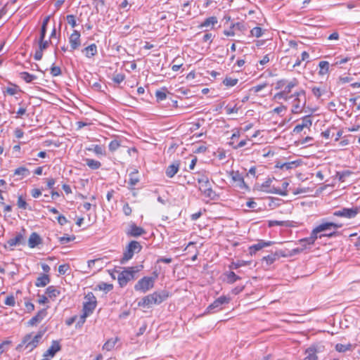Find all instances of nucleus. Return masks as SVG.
Masks as SVG:
<instances>
[{"label": "nucleus", "instance_id": "052dcab7", "mask_svg": "<svg viewBox=\"0 0 360 360\" xmlns=\"http://www.w3.org/2000/svg\"><path fill=\"white\" fill-rule=\"evenodd\" d=\"M351 172L349 171H344L342 172H338L337 174L340 181H345V178L349 176Z\"/></svg>", "mask_w": 360, "mask_h": 360}, {"label": "nucleus", "instance_id": "393cba45", "mask_svg": "<svg viewBox=\"0 0 360 360\" xmlns=\"http://www.w3.org/2000/svg\"><path fill=\"white\" fill-rule=\"evenodd\" d=\"M46 294L48 295L49 299L54 300L60 294L59 288L50 285L46 289Z\"/></svg>", "mask_w": 360, "mask_h": 360}, {"label": "nucleus", "instance_id": "f8f14e48", "mask_svg": "<svg viewBox=\"0 0 360 360\" xmlns=\"http://www.w3.org/2000/svg\"><path fill=\"white\" fill-rule=\"evenodd\" d=\"M323 346L319 345H311L305 351L306 357L304 360H317L318 357L316 354L322 352Z\"/></svg>", "mask_w": 360, "mask_h": 360}, {"label": "nucleus", "instance_id": "680f3d73", "mask_svg": "<svg viewBox=\"0 0 360 360\" xmlns=\"http://www.w3.org/2000/svg\"><path fill=\"white\" fill-rule=\"evenodd\" d=\"M288 82V81H287L286 79H284L278 80L276 83L275 89H282L283 88L284 89V87Z\"/></svg>", "mask_w": 360, "mask_h": 360}, {"label": "nucleus", "instance_id": "f257e3e1", "mask_svg": "<svg viewBox=\"0 0 360 360\" xmlns=\"http://www.w3.org/2000/svg\"><path fill=\"white\" fill-rule=\"evenodd\" d=\"M45 332L46 329L40 330L34 337H32V333L25 335L21 343L17 346L16 349L19 350L25 345V349H27L29 352L32 351L37 347Z\"/></svg>", "mask_w": 360, "mask_h": 360}, {"label": "nucleus", "instance_id": "338daca9", "mask_svg": "<svg viewBox=\"0 0 360 360\" xmlns=\"http://www.w3.org/2000/svg\"><path fill=\"white\" fill-rule=\"evenodd\" d=\"M56 184V180L53 178L47 179H46V187L49 189H55L53 186Z\"/></svg>", "mask_w": 360, "mask_h": 360}, {"label": "nucleus", "instance_id": "e2e57ef3", "mask_svg": "<svg viewBox=\"0 0 360 360\" xmlns=\"http://www.w3.org/2000/svg\"><path fill=\"white\" fill-rule=\"evenodd\" d=\"M50 41L44 40V39H39V49L44 51L49 46Z\"/></svg>", "mask_w": 360, "mask_h": 360}, {"label": "nucleus", "instance_id": "ddd939ff", "mask_svg": "<svg viewBox=\"0 0 360 360\" xmlns=\"http://www.w3.org/2000/svg\"><path fill=\"white\" fill-rule=\"evenodd\" d=\"M229 176L231 178L232 181L236 184V186L243 189L248 188V186L245 183L244 178L242 174L238 171H231L229 172Z\"/></svg>", "mask_w": 360, "mask_h": 360}, {"label": "nucleus", "instance_id": "6ab92c4d", "mask_svg": "<svg viewBox=\"0 0 360 360\" xmlns=\"http://www.w3.org/2000/svg\"><path fill=\"white\" fill-rule=\"evenodd\" d=\"M60 349L61 345H60L59 341L53 340L50 347L44 354V357H47L49 356L53 357L56 355V354Z\"/></svg>", "mask_w": 360, "mask_h": 360}, {"label": "nucleus", "instance_id": "c85d7f7f", "mask_svg": "<svg viewBox=\"0 0 360 360\" xmlns=\"http://www.w3.org/2000/svg\"><path fill=\"white\" fill-rule=\"evenodd\" d=\"M218 20L216 16H211L206 18L199 26V28L208 27H211L212 28L216 24H217Z\"/></svg>", "mask_w": 360, "mask_h": 360}, {"label": "nucleus", "instance_id": "7c9ffc66", "mask_svg": "<svg viewBox=\"0 0 360 360\" xmlns=\"http://www.w3.org/2000/svg\"><path fill=\"white\" fill-rule=\"evenodd\" d=\"M113 289V285L110 283H106L104 282H101L99 284H98L95 288L94 290H103L105 293H107L110 291H111Z\"/></svg>", "mask_w": 360, "mask_h": 360}, {"label": "nucleus", "instance_id": "49530a36", "mask_svg": "<svg viewBox=\"0 0 360 360\" xmlns=\"http://www.w3.org/2000/svg\"><path fill=\"white\" fill-rule=\"evenodd\" d=\"M313 95L317 98H320L322 94L326 91L325 89H322L319 86H312L311 88Z\"/></svg>", "mask_w": 360, "mask_h": 360}, {"label": "nucleus", "instance_id": "f03ea898", "mask_svg": "<svg viewBox=\"0 0 360 360\" xmlns=\"http://www.w3.org/2000/svg\"><path fill=\"white\" fill-rule=\"evenodd\" d=\"M299 84V82L297 79L293 78L290 81H288L287 84H285L283 89H282L281 91L276 93L274 98L275 100H284V101H288L293 98V94H290L292 89L297 86Z\"/></svg>", "mask_w": 360, "mask_h": 360}, {"label": "nucleus", "instance_id": "473e14b6", "mask_svg": "<svg viewBox=\"0 0 360 360\" xmlns=\"http://www.w3.org/2000/svg\"><path fill=\"white\" fill-rule=\"evenodd\" d=\"M152 304H154V301L151 294L145 296L142 300L138 303L139 307H150Z\"/></svg>", "mask_w": 360, "mask_h": 360}, {"label": "nucleus", "instance_id": "72a5a7b5", "mask_svg": "<svg viewBox=\"0 0 360 360\" xmlns=\"http://www.w3.org/2000/svg\"><path fill=\"white\" fill-rule=\"evenodd\" d=\"M226 278V281L228 283L233 284L237 281L241 279V278L236 275L233 271H229L224 274Z\"/></svg>", "mask_w": 360, "mask_h": 360}, {"label": "nucleus", "instance_id": "ea45409f", "mask_svg": "<svg viewBox=\"0 0 360 360\" xmlns=\"http://www.w3.org/2000/svg\"><path fill=\"white\" fill-rule=\"evenodd\" d=\"M278 255L277 253H271L267 256L263 257L262 261L266 262V265L272 264L278 258Z\"/></svg>", "mask_w": 360, "mask_h": 360}, {"label": "nucleus", "instance_id": "423d86ee", "mask_svg": "<svg viewBox=\"0 0 360 360\" xmlns=\"http://www.w3.org/2000/svg\"><path fill=\"white\" fill-rule=\"evenodd\" d=\"M360 212L359 207H352L350 208L343 207L336 210L333 213V216L343 217L347 219H353Z\"/></svg>", "mask_w": 360, "mask_h": 360}, {"label": "nucleus", "instance_id": "c9c22d12", "mask_svg": "<svg viewBox=\"0 0 360 360\" xmlns=\"http://www.w3.org/2000/svg\"><path fill=\"white\" fill-rule=\"evenodd\" d=\"M319 67L320 68L319 71V74L320 75H324L327 74L329 71V63L326 60L320 61L319 63Z\"/></svg>", "mask_w": 360, "mask_h": 360}, {"label": "nucleus", "instance_id": "0eeeda50", "mask_svg": "<svg viewBox=\"0 0 360 360\" xmlns=\"http://www.w3.org/2000/svg\"><path fill=\"white\" fill-rule=\"evenodd\" d=\"M88 295L85 296L86 301L84 302L82 314L77 316V320L76 321V328H80L82 327L86 321V318L90 314V297Z\"/></svg>", "mask_w": 360, "mask_h": 360}, {"label": "nucleus", "instance_id": "5701e85b", "mask_svg": "<svg viewBox=\"0 0 360 360\" xmlns=\"http://www.w3.org/2000/svg\"><path fill=\"white\" fill-rule=\"evenodd\" d=\"M41 243L42 240L37 233L33 232L31 233L28 239V246L30 248H34Z\"/></svg>", "mask_w": 360, "mask_h": 360}, {"label": "nucleus", "instance_id": "412c9836", "mask_svg": "<svg viewBox=\"0 0 360 360\" xmlns=\"http://www.w3.org/2000/svg\"><path fill=\"white\" fill-rule=\"evenodd\" d=\"M273 241H264L263 240H259L257 243L252 245L250 247V255L255 254L256 252L262 250L264 248L269 247L274 244Z\"/></svg>", "mask_w": 360, "mask_h": 360}, {"label": "nucleus", "instance_id": "4d7b16f0", "mask_svg": "<svg viewBox=\"0 0 360 360\" xmlns=\"http://www.w3.org/2000/svg\"><path fill=\"white\" fill-rule=\"evenodd\" d=\"M51 74L53 77H57L61 75L60 68L53 65L51 68Z\"/></svg>", "mask_w": 360, "mask_h": 360}, {"label": "nucleus", "instance_id": "c03bdc74", "mask_svg": "<svg viewBox=\"0 0 360 360\" xmlns=\"http://www.w3.org/2000/svg\"><path fill=\"white\" fill-rule=\"evenodd\" d=\"M137 174V172H131L130 174H129V181H128V184L129 185L133 188L134 186H135L137 183L139 181V178L137 177L136 176Z\"/></svg>", "mask_w": 360, "mask_h": 360}, {"label": "nucleus", "instance_id": "c756f323", "mask_svg": "<svg viewBox=\"0 0 360 360\" xmlns=\"http://www.w3.org/2000/svg\"><path fill=\"white\" fill-rule=\"evenodd\" d=\"M300 165V162L297 161H292L288 162H277L276 167L282 169L289 170L293 167H297Z\"/></svg>", "mask_w": 360, "mask_h": 360}, {"label": "nucleus", "instance_id": "3c124183", "mask_svg": "<svg viewBox=\"0 0 360 360\" xmlns=\"http://www.w3.org/2000/svg\"><path fill=\"white\" fill-rule=\"evenodd\" d=\"M247 264V262L245 261H238L236 262H232L231 265L229 266V268L231 269H237L240 268V266H245Z\"/></svg>", "mask_w": 360, "mask_h": 360}, {"label": "nucleus", "instance_id": "a211bd4d", "mask_svg": "<svg viewBox=\"0 0 360 360\" xmlns=\"http://www.w3.org/2000/svg\"><path fill=\"white\" fill-rule=\"evenodd\" d=\"M306 105V99H302L300 98L295 97L292 102V112L294 114H298L302 112L304 107Z\"/></svg>", "mask_w": 360, "mask_h": 360}, {"label": "nucleus", "instance_id": "9d476101", "mask_svg": "<svg viewBox=\"0 0 360 360\" xmlns=\"http://www.w3.org/2000/svg\"><path fill=\"white\" fill-rule=\"evenodd\" d=\"M230 298L226 296H221L216 299L207 308V313H214L222 309V305L229 303Z\"/></svg>", "mask_w": 360, "mask_h": 360}, {"label": "nucleus", "instance_id": "20e7f679", "mask_svg": "<svg viewBox=\"0 0 360 360\" xmlns=\"http://www.w3.org/2000/svg\"><path fill=\"white\" fill-rule=\"evenodd\" d=\"M142 249V246L141 244L136 241L131 240L126 248L125 251L123 254V257L121 259V262L124 263L129 259H131L135 252H139Z\"/></svg>", "mask_w": 360, "mask_h": 360}, {"label": "nucleus", "instance_id": "69168bd1", "mask_svg": "<svg viewBox=\"0 0 360 360\" xmlns=\"http://www.w3.org/2000/svg\"><path fill=\"white\" fill-rule=\"evenodd\" d=\"M39 296V300H38V302L41 304H46L49 302V297H48V295H38Z\"/></svg>", "mask_w": 360, "mask_h": 360}, {"label": "nucleus", "instance_id": "6e6d98bb", "mask_svg": "<svg viewBox=\"0 0 360 360\" xmlns=\"http://www.w3.org/2000/svg\"><path fill=\"white\" fill-rule=\"evenodd\" d=\"M305 240L306 238H304L298 240V243L300 245L301 248H303V250L309 248L311 245H313L312 243H309L308 242L305 241Z\"/></svg>", "mask_w": 360, "mask_h": 360}, {"label": "nucleus", "instance_id": "2f4dec72", "mask_svg": "<svg viewBox=\"0 0 360 360\" xmlns=\"http://www.w3.org/2000/svg\"><path fill=\"white\" fill-rule=\"evenodd\" d=\"M8 84L11 86V87H7L4 91H3V93L4 94H8L10 96H14L16 94L18 91H20L19 86L13 83H11V82H8Z\"/></svg>", "mask_w": 360, "mask_h": 360}, {"label": "nucleus", "instance_id": "6e6552de", "mask_svg": "<svg viewBox=\"0 0 360 360\" xmlns=\"http://www.w3.org/2000/svg\"><path fill=\"white\" fill-rule=\"evenodd\" d=\"M321 228H320L319 230H321ZM338 236H339V232L335 231H333V232L330 233H319V231L316 226L311 231L310 236L306 238L305 241L308 242L309 243H312L314 245L317 238H321L323 237L333 238Z\"/></svg>", "mask_w": 360, "mask_h": 360}, {"label": "nucleus", "instance_id": "bf43d9fd", "mask_svg": "<svg viewBox=\"0 0 360 360\" xmlns=\"http://www.w3.org/2000/svg\"><path fill=\"white\" fill-rule=\"evenodd\" d=\"M6 305L13 307L15 304V297L13 295H8L4 302Z\"/></svg>", "mask_w": 360, "mask_h": 360}, {"label": "nucleus", "instance_id": "f3484780", "mask_svg": "<svg viewBox=\"0 0 360 360\" xmlns=\"http://www.w3.org/2000/svg\"><path fill=\"white\" fill-rule=\"evenodd\" d=\"M46 309H42L39 310L34 316L29 320L27 325L29 326H36L37 323H40L46 316Z\"/></svg>", "mask_w": 360, "mask_h": 360}, {"label": "nucleus", "instance_id": "dca6fc26", "mask_svg": "<svg viewBox=\"0 0 360 360\" xmlns=\"http://www.w3.org/2000/svg\"><path fill=\"white\" fill-rule=\"evenodd\" d=\"M126 233L129 236L139 237L146 233V231L142 227L138 226L134 223H132L129 225V228Z\"/></svg>", "mask_w": 360, "mask_h": 360}, {"label": "nucleus", "instance_id": "864d4df0", "mask_svg": "<svg viewBox=\"0 0 360 360\" xmlns=\"http://www.w3.org/2000/svg\"><path fill=\"white\" fill-rule=\"evenodd\" d=\"M120 146V142L117 140H112L109 143V150L111 152L115 151Z\"/></svg>", "mask_w": 360, "mask_h": 360}, {"label": "nucleus", "instance_id": "4c0bfd02", "mask_svg": "<svg viewBox=\"0 0 360 360\" xmlns=\"http://www.w3.org/2000/svg\"><path fill=\"white\" fill-rule=\"evenodd\" d=\"M119 340V338H111L110 340H108L103 345V349H105L107 351H110L112 350L115 346V344L117 343V342Z\"/></svg>", "mask_w": 360, "mask_h": 360}, {"label": "nucleus", "instance_id": "58836bf2", "mask_svg": "<svg viewBox=\"0 0 360 360\" xmlns=\"http://www.w3.org/2000/svg\"><path fill=\"white\" fill-rule=\"evenodd\" d=\"M20 77L27 83H31L37 79V76L30 74L27 72H22L20 73Z\"/></svg>", "mask_w": 360, "mask_h": 360}, {"label": "nucleus", "instance_id": "09e8293b", "mask_svg": "<svg viewBox=\"0 0 360 360\" xmlns=\"http://www.w3.org/2000/svg\"><path fill=\"white\" fill-rule=\"evenodd\" d=\"M17 205L19 208L26 210L27 208V203L23 199L22 195H20L18 198Z\"/></svg>", "mask_w": 360, "mask_h": 360}, {"label": "nucleus", "instance_id": "13d9d810", "mask_svg": "<svg viewBox=\"0 0 360 360\" xmlns=\"http://www.w3.org/2000/svg\"><path fill=\"white\" fill-rule=\"evenodd\" d=\"M70 269V265L68 264H61L58 267V272L61 275H64Z\"/></svg>", "mask_w": 360, "mask_h": 360}, {"label": "nucleus", "instance_id": "5fc2aeb1", "mask_svg": "<svg viewBox=\"0 0 360 360\" xmlns=\"http://www.w3.org/2000/svg\"><path fill=\"white\" fill-rule=\"evenodd\" d=\"M155 97L158 101H161L166 98L167 94L163 91L158 90L155 92Z\"/></svg>", "mask_w": 360, "mask_h": 360}, {"label": "nucleus", "instance_id": "2eb2a0df", "mask_svg": "<svg viewBox=\"0 0 360 360\" xmlns=\"http://www.w3.org/2000/svg\"><path fill=\"white\" fill-rule=\"evenodd\" d=\"M69 43L70 51L77 49L81 45L80 33L77 30H74L69 37Z\"/></svg>", "mask_w": 360, "mask_h": 360}, {"label": "nucleus", "instance_id": "79ce46f5", "mask_svg": "<svg viewBox=\"0 0 360 360\" xmlns=\"http://www.w3.org/2000/svg\"><path fill=\"white\" fill-rule=\"evenodd\" d=\"M91 264L93 266H94L97 269V270H100V269H103V266H105L106 262L103 259L99 258V259H91Z\"/></svg>", "mask_w": 360, "mask_h": 360}, {"label": "nucleus", "instance_id": "e433bc0d", "mask_svg": "<svg viewBox=\"0 0 360 360\" xmlns=\"http://www.w3.org/2000/svg\"><path fill=\"white\" fill-rule=\"evenodd\" d=\"M200 191L206 198H208L210 200H214L217 196L216 193L212 189L211 186Z\"/></svg>", "mask_w": 360, "mask_h": 360}, {"label": "nucleus", "instance_id": "37998d69", "mask_svg": "<svg viewBox=\"0 0 360 360\" xmlns=\"http://www.w3.org/2000/svg\"><path fill=\"white\" fill-rule=\"evenodd\" d=\"M352 344L349 343L347 345H342L340 343H338L335 345V350L338 352H345L347 351L352 350Z\"/></svg>", "mask_w": 360, "mask_h": 360}, {"label": "nucleus", "instance_id": "774afa93", "mask_svg": "<svg viewBox=\"0 0 360 360\" xmlns=\"http://www.w3.org/2000/svg\"><path fill=\"white\" fill-rule=\"evenodd\" d=\"M122 210L124 214L127 216H129L132 212V210L128 203L124 205Z\"/></svg>", "mask_w": 360, "mask_h": 360}, {"label": "nucleus", "instance_id": "b1692460", "mask_svg": "<svg viewBox=\"0 0 360 360\" xmlns=\"http://www.w3.org/2000/svg\"><path fill=\"white\" fill-rule=\"evenodd\" d=\"M180 163L179 161H175L172 165H169L165 171L166 175L172 178L179 171Z\"/></svg>", "mask_w": 360, "mask_h": 360}, {"label": "nucleus", "instance_id": "1a4fd4ad", "mask_svg": "<svg viewBox=\"0 0 360 360\" xmlns=\"http://www.w3.org/2000/svg\"><path fill=\"white\" fill-rule=\"evenodd\" d=\"M271 182L272 179L271 178H268L264 183L262 184L259 190L266 193L278 194L282 196H285L288 195V191H282L279 188L271 186Z\"/></svg>", "mask_w": 360, "mask_h": 360}, {"label": "nucleus", "instance_id": "bb28decb", "mask_svg": "<svg viewBox=\"0 0 360 360\" xmlns=\"http://www.w3.org/2000/svg\"><path fill=\"white\" fill-rule=\"evenodd\" d=\"M51 281L49 274H42L36 280L35 285L37 287H45Z\"/></svg>", "mask_w": 360, "mask_h": 360}, {"label": "nucleus", "instance_id": "a878e982", "mask_svg": "<svg viewBox=\"0 0 360 360\" xmlns=\"http://www.w3.org/2000/svg\"><path fill=\"white\" fill-rule=\"evenodd\" d=\"M7 243L10 247H12V246L18 245H25V240L23 235L22 233H19L15 236V237L9 239L7 241Z\"/></svg>", "mask_w": 360, "mask_h": 360}, {"label": "nucleus", "instance_id": "603ef678", "mask_svg": "<svg viewBox=\"0 0 360 360\" xmlns=\"http://www.w3.org/2000/svg\"><path fill=\"white\" fill-rule=\"evenodd\" d=\"M125 79V76L124 74L118 73L113 76L112 80L116 84H120Z\"/></svg>", "mask_w": 360, "mask_h": 360}, {"label": "nucleus", "instance_id": "9b49d317", "mask_svg": "<svg viewBox=\"0 0 360 360\" xmlns=\"http://www.w3.org/2000/svg\"><path fill=\"white\" fill-rule=\"evenodd\" d=\"M342 226V224L336 223L333 221H328L325 219H323L321 220V223L317 225V228L318 229L322 228L321 229V230H319V233H321L322 232H323V233H326L331 232L330 231L332 229H338L339 228H341Z\"/></svg>", "mask_w": 360, "mask_h": 360}, {"label": "nucleus", "instance_id": "a19ab883", "mask_svg": "<svg viewBox=\"0 0 360 360\" xmlns=\"http://www.w3.org/2000/svg\"><path fill=\"white\" fill-rule=\"evenodd\" d=\"M30 174V171L25 167H20L15 169L14 175L20 176L21 178L27 176Z\"/></svg>", "mask_w": 360, "mask_h": 360}, {"label": "nucleus", "instance_id": "aec40b11", "mask_svg": "<svg viewBox=\"0 0 360 360\" xmlns=\"http://www.w3.org/2000/svg\"><path fill=\"white\" fill-rule=\"evenodd\" d=\"M153 298L154 304H160L169 297V292L166 290L156 291L151 294Z\"/></svg>", "mask_w": 360, "mask_h": 360}, {"label": "nucleus", "instance_id": "4be33fe9", "mask_svg": "<svg viewBox=\"0 0 360 360\" xmlns=\"http://www.w3.org/2000/svg\"><path fill=\"white\" fill-rule=\"evenodd\" d=\"M91 150L99 158L102 159L106 156L105 145L103 144H91Z\"/></svg>", "mask_w": 360, "mask_h": 360}, {"label": "nucleus", "instance_id": "de8ad7c7", "mask_svg": "<svg viewBox=\"0 0 360 360\" xmlns=\"http://www.w3.org/2000/svg\"><path fill=\"white\" fill-rule=\"evenodd\" d=\"M238 82V79L236 78L226 77L223 81V84L227 86H233L237 84Z\"/></svg>", "mask_w": 360, "mask_h": 360}, {"label": "nucleus", "instance_id": "8fccbe9b", "mask_svg": "<svg viewBox=\"0 0 360 360\" xmlns=\"http://www.w3.org/2000/svg\"><path fill=\"white\" fill-rule=\"evenodd\" d=\"M68 23L72 27H75L77 25L76 18L74 15H68L66 17Z\"/></svg>", "mask_w": 360, "mask_h": 360}, {"label": "nucleus", "instance_id": "f704fd0d", "mask_svg": "<svg viewBox=\"0 0 360 360\" xmlns=\"http://www.w3.org/2000/svg\"><path fill=\"white\" fill-rule=\"evenodd\" d=\"M198 182L199 184L200 191H202L211 186L209 178L207 176H202L200 178H198Z\"/></svg>", "mask_w": 360, "mask_h": 360}, {"label": "nucleus", "instance_id": "cd10ccee", "mask_svg": "<svg viewBox=\"0 0 360 360\" xmlns=\"http://www.w3.org/2000/svg\"><path fill=\"white\" fill-rule=\"evenodd\" d=\"M93 4L96 13L103 14L106 12L107 8L103 0H94Z\"/></svg>", "mask_w": 360, "mask_h": 360}, {"label": "nucleus", "instance_id": "4468645a", "mask_svg": "<svg viewBox=\"0 0 360 360\" xmlns=\"http://www.w3.org/2000/svg\"><path fill=\"white\" fill-rule=\"evenodd\" d=\"M312 125V121L310 115H306L302 118L301 123L297 124L293 129L295 134L300 133L304 128L309 129Z\"/></svg>", "mask_w": 360, "mask_h": 360}, {"label": "nucleus", "instance_id": "39448f33", "mask_svg": "<svg viewBox=\"0 0 360 360\" xmlns=\"http://www.w3.org/2000/svg\"><path fill=\"white\" fill-rule=\"evenodd\" d=\"M158 276L155 274V278L144 276L141 279H140L134 285V290L136 291H141L142 292H146L154 286V282L155 278Z\"/></svg>", "mask_w": 360, "mask_h": 360}, {"label": "nucleus", "instance_id": "0e129e2a", "mask_svg": "<svg viewBox=\"0 0 360 360\" xmlns=\"http://www.w3.org/2000/svg\"><path fill=\"white\" fill-rule=\"evenodd\" d=\"M266 86H267L266 83L258 84L257 86H253L251 89V91H253L255 93H257V92L260 91L261 90H262L263 89H264Z\"/></svg>", "mask_w": 360, "mask_h": 360}, {"label": "nucleus", "instance_id": "a18cd8bd", "mask_svg": "<svg viewBox=\"0 0 360 360\" xmlns=\"http://www.w3.org/2000/svg\"><path fill=\"white\" fill-rule=\"evenodd\" d=\"M263 33H264V31H263V30L260 27H253L250 30V35L252 37H257V38H259V37H262Z\"/></svg>", "mask_w": 360, "mask_h": 360}, {"label": "nucleus", "instance_id": "7ed1b4c3", "mask_svg": "<svg viewBox=\"0 0 360 360\" xmlns=\"http://www.w3.org/2000/svg\"><path fill=\"white\" fill-rule=\"evenodd\" d=\"M140 271L139 266H131L124 269L118 274L117 281L120 287L127 285V283L135 278V274Z\"/></svg>", "mask_w": 360, "mask_h": 360}]
</instances>
